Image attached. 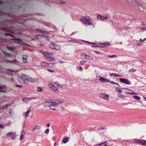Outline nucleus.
Instances as JSON below:
<instances>
[{
    "mask_svg": "<svg viewBox=\"0 0 146 146\" xmlns=\"http://www.w3.org/2000/svg\"><path fill=\"white\" fill-rule=\"evenodd\" d=\"M64 100H45V102L42 103V105L45 107H49L52 110H56L57 109L52 108V107L58 106L59 104L62 103L64 102Z\"/></svg>",
    "mask_w": 146,
    "mask_h": 146,
    "instance_id": "f257e3e1",
    "label": "nucleus"
},
{
    "mask_svg": "<svg viewBox=\"0 0 146 146\" xmlns=\"http://www.w3.org/2000/svg\"><path fill=\"white\" fill-rule=\"evenodd\" d=\"M80 20L83 23L85 24L88 25H92L93 24V22L91 18L88 16L83 17L80 19Z\"/></svg>",
    "mask_w": 146,
    "mask_h": 146,
    "instance_id": "f03ea898",
    "label": "nucleus"
},
{
    "mask_svg": "<svg viewBox=\"0 0 146 146\" xmlns=\"http://www.w3.org/2000/svg\"><path fill=\"white\" fill-rule=\"evenodd\" d=\"M21 77L22 79H23L24 80L30 82H38V81L37 78H35L33 79L23 74L21 75Z\"/></svg>",
    "mask_w": 146,
    "mask_h": 146,
    "instance_id": "7ed1b4c3",
    "label": "nucleus"
},
{
    "mask_svg": "<svg viewBox=\"0 0 146 146\" xmlns=\"http://www.w3.org/2000/svg\"><path fill=\"white\" fill-rule=\"evenodd\" d=\"M119 80L122 83L128 85H130L131 84V82L130 81L126 79L120 78Z\"/></svg>",
    "mask_w": 146,
    "mask_h": 146,
    "instance_id": "20e7f679",
    "label": "nucleus"
},
{
    "mask_svg": "<svg viewBox=\"0 0 146 146\" xmlns=\"http://www.w3.org/2000/svg\"><path fill=\"white\" fill-rule=\"evenodd\" d=\"M99 97L106 100H108L109 99V95L105 94H101L99 95Z\"/></svg>",
    "mask_w": 146,
    "mask_h": 146,
    "instance_id": "39448f33",
    "label": "nucleus"
},
{
    "mask_svg": "<svg viewBox=\"0 0 146 146\" xmlns=\"http://www.w3.org/2000/svg\"><path fill=\"white\" fill-rule=\"evenodd\" d=\"M14 40H15V42L18 43L19 44L23 45H26V44L22 40L19 38H14Z\"/></svg>",
    "mask_w": 146,
    "mask_h": 146,
    "instance_id": "423d86ee",
    "label": "nucleus"
},
{
    "mask_svg": "<svg viewBox=\"0 0 146 146\" xmlns=\"http://www.w3.org/2000/svg\"><path fill=\"white\" fill-rule=\"evenodd\" d=\"M136 141L143 145H146V141L144 140H136Z\"/></svg>",
    "mask_w": 146,
    "mask_h": 146,
    "instance_id": "0eeeda50",
    "label": "nucleus"
},
{
    "mask_svg": "<svg viewBox=\"0 0 146 146\" xmlns=\"http://www.w3.org/2000/svg\"><path fill=\"white\" fill-rule=\"evenodd\" d=\"M28 56L26 55H23L22 56V60L23 63H26L27 62V59Z\"/></svg>",
    "mask_w": 146,
    "mask_h": 146,
    "instance_id": "6e6552de",
    "label": "nucleus"
},
{
    "mask_svg": "<svg viewBox=\"0 0 146 146\" xmlns=\"http://www.w3.org/2000/svg\"><path fill=\"white\" fill-rule=\"evenodd\" d=\"M99 80L102 82H110V80L106 79H105L103 77H102L100 78L99 79Z\"/></svg>",
    "mask_w": 146,
    "mask_h": 146,
    "instance_id": "1a4fd4ad",
    "label": "nucleus"
},
{
    "mask_svg": "<svg viewBox=\"0 0 146 146\" xmlns=\"http://www.w3.org/2000/svg\"><path fill=\"white\" fill-rule=\"evenodd\" d=\"M56 93H57L58 92V88L54 86L51 89Z\"/></svg>",
    "mask_w": 146,
    "mask_h": 146,
    "instance_id": "9d476101",
    "label": "nucleus"
},
{
    "mask_svg": "<svg viewBox=\"0 0 146 146\" xmlns=\"http://www.w3.org/2000/svg\"><path fill=\"white\" fill-rule=\"evenodd\" d=\"M40 64L41 66L43 67H47L48 66V63L45 62H42L40 63Z\"/></svg>",
    "mask_w": 146,
    "mask_h": 146,
    "instance_id": "9b49d317",
    "label": "nucleus"
},
{
    "mask_svg": "<svg viewBox=\"0 0 146 146\" xmlns=\"http://www.w3.org/2000/svg\"><path fill=\"white\" fill-rule=\"evenodd\" d=\"M98 18H100V19H107V17H104L101 16V15H98L97 16Z\"/></svg>",
    "mask_w": 146,
    "mask_h": 146,
    "instance_id": "f8f14e48",
    "label": "nucleus"
},
{
    "mask_svg": "<svg viewBox=\"0 0 146 146\" xmlns=\"http://www.w3.org/2000/svg\"><path fill=\"white\" fill-rule=\"evenodd\" d=\"M44 56L46 57L47 58L50 56V54H52V53H49L47 52L44 51L43 52Z\"/></svg>",
    "mask_w": 146,
    "mask_h": 146,
    "instance_id": "ddd939ff",
    "label": "nucleus"
},
{
    "mask_svg": "<svg viewBox=\"0 0 146 146\" xmlns=\"http://www.w3.org/2000/svg\"><path fill=\"white\" fill-rule=\"evenodd\" d=\"M41 128L38 125H36L32 129V131H34L36 129H39Z\"/></svg>",
    "mask_w": 146,
    "mask_h": 146,
    "instance_id": "4468645a",
    "label": "nucleus"
},
{
    "mask_svg": "<svg viewBox=\"0 0 146 146\" xmlns=\"http://www.w3.org/2000/svg\"><path fill=\"white\" fill-rule=\"evenodd\" d=\"M68 138L67 137H64L62 140V142L64 143H65L68 141Z\"/></svg>",
    "mask_w": 146,
    "mask_h": 146,
    "instance_id": "2eb2a0df",
    "label": "nucleus"
},
{
    "mask_svg": "<svg viewBox=\"0 0 146 146\" xmlns=\"http://www.w3.org/2000/svg\"><path fill=\"white\" fill-rule=\"evenodd\" d=\"M86 57L85 58V59H88L89 60H92L93 59V58L89 55H85Z\"/></svg>",
    "mask_w": 146,
    "mask_h": 146,
    "instance_id": "dca6fc26",
    "label": "nucleus"
},
{
    "mask_svg": "<svg viewBox=\"0 0 146 146\" xmlns=\"http://www.w3.org/2000/svg\"><path fill=\"white\" fill-rule=\"evenodd\" d=\"M100 46H94V45H93L92 46V47H103L104 46L106 45V44L104 43H102L101 44Z\"/></svg>",
    "mask_w": 146,
    "mask_h": 146,
    "instance_id": "f3484780",
    "label": "nucleus"
},
{
    "mask_svg": "<svg viewBox=\"0 0 146 146\" xmlns=\"http://www.w3.org/2000/svg\"><path fill=\"white\" fill-rule=\"evenodd\" d=\"M54 86L52 82H50L48 83V87L50 89L52 88Z\"/></svg>",
    "mask_w": 146,
    "mask_h": 146,
    "instance_id": "a211bd4d",
    "label": "nucleus"
},
{
    "mask_svg": "<svg viewBox=\"0 0 146 146\" xmlns=\"http://www.w3.org/2000/svg\"><path fill=\"white\" fill-rule=\"evenodd\" d=\"M31 111L30 110H28L24 114L25 117L27 118L28 116L29 113Z\"/></svg>",
    "mask_w": 146,
    "mask_h": 146,
    "instance_id": "6ab92c4d",
    "label": "nucleus"
},
{
    "mask_svg": "<svg viewBox=\"0 0 146 146\" xmlns=\"http://www.w3.org/2000/svg\"><path fill=\"white\" fill-rule=\"evenodd\" d=\"M54 84L58 86H60L61 88L62 87L63 85H60L58 81H56L54 82Z\"/></svg>",
    "mask_w": 146,
    "mask_h": 146,
    "instance_id": "aec40b11",
    "label": "nucleus"
},
{
    "mask_svg": "<svg viewBox=\"0 0 146 146\" xmlns=\"http://www.w3.org/2000/svg\"><path fill=\"white\" fill-rule=\"evenodd\" d=\"M54 49L56 50H58L60 49V46L56 44H54Z\"/></svg>",
    "mask_w": 146,
    "mask_h": 146,
    "instance_id": "412c9836",
    "label": "nucleus"
},
{
    "mask_svg": "<svg viewBox=\"0 0 146 146\" xmlns=\"http://www.w3.org/2000/svg\"><path fill=\"white\" fill-rule=\"evenodd\" d=\"M47 59L51 61H53L55 60V59L54 58L52 57H51L50 56L47 58Z\"/></svg>",
    "mask_w": 146,
    "mask_h": 146,
    "instance_id": "4be33fe9",
    "label": "nucleus"
},
{
    "mask_svg": "<svg viewBox=\"0 0 146 146\" xmlns=\"http://www.w3.org/2000/svg\"><path fill=\"white\" fill-rule=\"evenodd\" d=\"M54 44H53V43H51L49 45V46L50 47V48H52V49H54Z\"/></svg>",
    "mask_w": 146,
    "mask_h": 146,
    "instance_id": "5701e85b",
    "label": "nucleus"
},
{
    "mask_svg": "<svg viewBox=\"0 0 146 146\" xmlns=\"http://www.w3.org/2000/svg\"><path fill=\"white\" fill-rule=\"evenodd\" d=\"M133 98L134 99L137 100H139L141 99L140 98L139 96H133Z\"/></svg>",
    "mask_w": 146,
    "mask_h": 146,
    "instance_id": "b1692460",
    "label": "nucleus"
},
{
    "mask_svg": "<svg viewBox=\"0 0 146 146\" xmlns=\"http://www.w3.org/2000/svg\"><path fill=\"white\" fill-rule=\"evenodd\" d=\"M9 106V105L7 104H5L1 108V109L3 110L6 109L7 107Z\"/></svg>",
    "mask_w": 146,
    "mask_h": 146,
    "instance_id": "393cba45",
    "label": "nucleus"
},
{
    "mask_svg": "<svg viewBox=\"0 0 146 146\" xmlns=\"http://www.w3.org/2000/svg\"><path fill=\"white\" fill-rule=\"evenodd\" d=\"M16 137V133H14L13 135H12L11 137V138L12 139H15Z\"/></svg>",
    "mask_w": 146,
    "mask_h": 146,
    "instance_id": "a878e982",
    "label": "nucleus"
},
{
    "mask_svg": "<svg viewBox=\"0 0 146 146\" xmlns=\"http://www.w3.org/2000/svg\"><path fill=\"white\" fill-rule=\"evenodd\" d=\"M4 54L7 56H9L10 55V54L9 53L6 52L5 51H3Z\"/></svg>",
    "mask_w": 146,
    "mask_h": 146,
    "instance_id": "bb28decb",
    "label": "nucleus"
},
{
    "mask_svg": "<svg viewBox=\"0 0 146 146\" xmlns=\"http://www.w3.org/2000/svg\"><path fill=\"white\" fill-rule=\"evenodd\" d=\"M7 49L10 50H13L14 49H15V48L11 47H9V46H7Z\"/></svg>",
    "mask_w": 146,
    "mask_h": 146,
    "instance_id": "cd10ccee",
    "label": "nucleus"
},
{
    "mask_svg": "<svg viewBox=\"0 0 146 146\" xmlns=\"http://www.w3.org/2000/svg\"><path fill=\"white\" fill-rule=\"evenodd\" d=\"M5 36H11L12 37H14V36H13V35L12 34H9V33H5Z\"/></svg>",
    "mask_w": 146,
    "mask_h": 146,
    "instance_id": "c85d7f7f",
    "label": "nucleus"
},
{
    "mask_svg": "<svg viewBox=\"0 0 146 146\" xmlns=\"http://www.w3.org/2000/svg\"><path fill=\"white\" fill-rule=\"evenodd\" d=\"M1 29H3V30H6L5 29V28H2ZM6 31H8V32H10V33H13V31H11V30H10V29H8V30H6Z\"/></svg>",
    "mask_w": 146,
    "mask_h": 146,
    "instance_id": "c756f323",
    "label": "nucleus"
},
{
    "mask_svg": "<svg viewBox=\"0 0 146 146\" xmlns=\"http://www.w3.org/2000/svg\"><path fill=\"white\" fill-rule=\"evenodd\" d=\"M37 90L38 92L42 91V89L41 87H38L37 88Z\"/></svg>",
    "mask_w": 146,
    "mask_h": 146,
    "instance_id": "7c9ffc66",
    "label": "nucleus"
},
{
    "mask_svg": "<svg viewBox=\"0 0 146 146\" xmlns=\"http://www.w3.org/2000/svg\"><path fill=\"white\" fill-rule=\"evenodd\" d=\"M107 142L106 141L104 142H103V143H100L99 144H96V145H95V146H100L101 145H102L103 144L106 143Z\"/></svg>",
    "mask_w": 146,
    "mask_h": 146,
    "instance_id": "2f4dec72",
    "label": "nucleus"
},
{
    "mask_svg": "<svg viewBox=\"0 0 146 146\" xmlns=\"http://www.w3.org/2000/svg\"><path fill=\"white\" fill-rule=\"evenodd\" d=\"M116 91L118 92L119 93H121L122 90L121 89H119L117 88H116Z\"/></svg>",
    "mask_w": 146,
    "mask_h": 146,
    "instance_id": "473e14b6",
    "label": "nucleus"
},
{
    "mask_svg": "<svg viewBox=\"0 0 146 146\" xmlns=\"http://www.w3.org/2000/svg\"><path fill=\"white\" fill-rule=\"evenodd\" d=\"M110 82V83H111L112 84H114L117 85L119 87L120 86V85L118 83H116V82H114L113 81H111Z\"/></svg>",
    "mask_w": 146,
    "mask_h": 146,
    "instance_id": "72a5a7b5",
    "label": "nucleus"
},
{
    "mask_svg": "<svg viewBox=\"0 0 146 146\" xmlns=\"http://www.w3.org/2000/svg\"><path fill=\"white\" fill-rule=\"evenodd\" d=\"M49 129H46L44 131V133L45 134H48L49 133Z\"/></svg>",
    "mask_w": 146,
    "mask_h": 146,
    "instance_id": "f704fd0d",
    "label": "nucleus"
},
{
    "mask_svg": "<svg viewBox=\"0 0 146 146\" xmlns=\"http://www.w3.org/2000/svg\"><path fill=\"white\" fill-rule=\"evenodd\" d=\"M28 99V98H23V99L22 100L23 101L25 102H26L28 101H29V100H28L27 99Z\"/></svg>",
    "mask_w": 146,
    "mask_h": 146,
    "instance_id": "c9c22d12",
    "label": "nucleus"
},
{
    "mask_svg": "<svg viewBox=\"0 0 146 146\" xmlns=\"http://www.w3.org/2000/svg\"><path fill=\"white\" fill-rule=\"evenodd\" d=\"M136 70H134L133 68H132V69H131L129 70V72H134L135 71H136Z\"/></svg>",
    "mask_w": 146,
    "mask_h": 146,
    "instance_id": "e433bc0d",
    "label": "nucleus"
},
{
    "mask_svg": "<svg viewBox=\"0 0 146 146\" xmlns=\"http://www.w3.org/2000/svg\"><path fill=\"white\" fill-rule=\"evenodd\" d=\"M116 56V55H114L112 56H111L110 55H108V57L109 58H113L114 57H115Z\"/></svg>",
    "mask_w": 146,
    "mask_h": 146,
    "instance_id": "4c0bfd02",
    "label": "nucleus"
},
{
    "mask_svg": "<svg viewBox=\"0 0 146 146\" xmlns=\"http://www.w3.org/2000/svg\"><path fill=\"white\" fill-rule=\"evenodd\" d=\"M86 62V61L84 60H81L80 62V64L82 65V64H83Z\"/></svg>",
    "mask_w": 146,
    "mask_h": 146,
    "instance_id": "58836bf2",
    "label": "nucleus"
},
{
    "mask_svg": "<svg viewBox=\"0 0 146 146\" xmlns=\"http://www.w3.org/2000/svg\"><path fill=\"white\" fill-rule=\"evenodd\" d=\"M54 64L51 63H48V66L50 67H52Z\"/></svg>",
    "mask_w": 146,
    "mask_h": 146,
    "instance_id": "ea45409f",
    "label": "nucleus"
},
{
    "mask_svg": "<svg viewBox=\"0 0 146 146\" xmlns=\"http://www.w3.org/2000/svg\"><path fill=\"white\" fill-rule=\"evenodd\" d=\"M6 61H8L9 62H17V61L16 60H13V61H10L7 60H5Z\"/></svg>",
    "mask_w": 146,
    "mask_h": 146,
    "instance_id": "a19ab883",
    "label": "nucleus"
},
{
    "mask_svg": "<svg viewBox=\"0 0 146 146\" xmlns=\"http://www.w3.org/2000/svg\"><path fill=\"white\" fill-rule=\"evenodd\" d=\"M28 99H27V100H29V101H30V100H31L33 99H36V98H35V97H33V98H28Z\"/></svg>",
    "mask_w": 146,
    "mask_h": 146,
    "instance_id": "79ce46f5",
    "label": "nucleus"
},
{
    "mask_svg": "<svg viewBox=\"0 0 146 146\" xmlns=\"http://www.w3.org/2000/svg\"><path fill=\"white\" fill-rule=\"evenodd\" d=\"M118 97L119 98H123L124 97L121 94H119L118 95Z\"/></svg>",
    "mask_w": 146,
    "mask_h": 146,
    "instance_id": "37998d69",
    "label": "nucleus"
},
{
    "mask_svg": "<svg viewBox=\"0 0 146 146\" xmlns=\"http://www.w3.org/2000/svg\"><path fill=\"white\" fill-rule=\"evenodd\" d=\"M13 135V133L12 132H10L8 133L7 134V135L8 136H11Z\"/></svg>",
    "mask_w": 146,
    "mask_h": 146,
    "instance_id": "c03bdc74",
    "label": "nucleus"
},
{
    "mask_svg": "<svg viewBox=\"0 0 146 146\" xmlns=\"http://www.w3.org/2000/svg\"><path fill=\"white\" fill-rule=\"evenodd\" d=\"M87 55L86 54H85L84 53H82L81 55V56L83 58H85L86 57V56L85 55Z\"/></svg>",
    "mask_w": 146,
    "mask_h": 146,
    "instance_id": "a18cd8bd",
    "label": "nucleus"
},
{
    "mask_svg": "<svg viewBox=\"0 0 146 146\" xmlns=\"http://www.w3.org/2000/svg\"><path fill=\"white\" fill-rule=\"evenodd\" d=\"M15 87H19L20 88H22L23 87V86L21 85H16L15 86Z\"/></svg>",
    "mask_w": 146,
    "mask_h": 146,
    "instance_id": "49530a36",
    "label": "nucleus"
},
{
    "mask_svg": "<svg viewBox=\"0 0 146 146\" xmlns=\"http://www.w3.org/2000/svg\"><path fill=\"white\" fill-rule=\"evenodd\" d=\"M116 75H117V74H115V73H112V74H110V76H114V77L116 76Z\"/></svg>",
    "mask_w": 146,
    "mask_h": 146,
    "instance_id": "de8ad7c7",
    "label": "nucleus"
},
{
    "mask_svg": "<svg viewBox=\"0 0 146 146\" xmlns=\"http://www.w3.org/2000/svg\"><path fill=\"white\" fill-rule=\"evenodd\" d=\"M9 113H10V115L11 114H13V111L11 109H10L9 110Z\"/></svg>",
    "mask_w": 146,
    "mask_h": 146,
    "instance_id": "09e8293b",
    "label": "nucleus"
},
{
    "mask_svg": "<svg viewBox=\"0 0 146 146\" xmlns=\"http://www.w3.org/2000/svg\"><path fill=\"white\" fill-rule=\"evenodd\" d=\"M24 138V136L21 135L20 137V140H21Z\"/></svg>",
    "mask_w": 146,
    "mask_h": 146,
    "instance_id": "8fccbe9b",
    "label": "nucleus"
},
{
    "mask_svg": "<svg viewBox=\"0 0 146 146\" xmlns=\"http://www.w3.org/2000/svg\"><path fill=\"white\" fill-rule=\"evenodd\" d=\"M25 134V133L23 131L21 132V135H22L24 136Z\"/></svg>",
    "mask_w": 146,
    "mask_h": 146,
    "instance_id": "3c124183",
    "label": "nucleus"
},
{
    "mask_svg": "<svg viewBox=\"0 0 146 146\" xmlns=\"http://www.w3.org/2000/svg\"><path fill=\"white\" fill-rule=\"evenodd\" d=\"M87 42V43H88L89 44H96V43H92L91 42H88V41H86L85 42Z\"/></svg>",
    "mask_w": 146,
    "mask_h": 146,
    "instance_id": "603ef678",
    "label": "nucleus"
},
{
    "mask_svg": "<svg viewBox=\"0 0 146 146\" xmlns=\"http://www.w3.org/2000/svg\"><path fill=\"white\" fill-rule=\"evenodd\" d=\"M141 29L142 30H144L145 31L146 30V27H143L141 28Z\"/></svg>",
    "mask_w": 146,
    "mask_h": 146,
    "instance_id": "864d4df0",
    "label": "nucleus"
},
{
    "mask_svg": "<svg viewBox=\"0 0 146 146\" xmlns=\"http://www.w3.org/2000/svg\"><path fill=\"white\" fill-rule=\"evenodd\" d=\"M122 88L123 89H125V90H129L130 91H132V90L131 89H128V88Z\"/></svg>",
    "mask_w": 146,
    "mask_h": 146,
    "instance_id": "5fc2aeb1",
    "label": "nucleus"
},
{
    "mask_svg": "<svg viewBox=\"0 0 146 146\" xmlns=\"http://www.w3.org/2000/svg\"><path fill=\"white\" fill-rule=\"evenodd\" d=\"M141 24L143 26H145L146 25L145 23L143 22H142L141 23Z\"/></svg>",
    "mask_w": 146,
    "mask_h": 146,
    "instance_id": "6e6d98bb",
    "label": "nucleus"
},
{
    "mask_svg": "<svg viewBox=\"0 0 146 146\" xmlns=\"http://www.w3.org/2000/svg\"><path fill=\"white\" fill-rule=\"evenodd\" d=\"M79 69L80 70H82H82H83V69H82V67L81 66H80L79 67Z\"/></svg>",
    "mask_w": 146,
    "mask_h": 146,
    "instance_id": "4d7b16f0",
    "label": "nucleus"
},
{
    "mask_svg": "<svg viewBox=\"0 0 146 146\" xmlns=\"http://www.w3.org/2000/svg\"><path fill=\"white\" fill-rule=\"evenodd\" d=\"M94 52L97 53V54H100V52H98L97 51H94Z\"/></svg>",
    "mask_w": 146,
    "mask_h": 146,
    "instance_id": "13d9d810",
    "label": "nucleus"
},
{
    "mask_svg": "<svg viewBox=\"0 0 146 146\" xmlns=\"http://www.w3.org/2000/svg\"><path fill=\"white\" fill-rule=\"evenodd\" d=\"M46 126L47 127H49L50 126V123H47L46 124Z\"/></svg>",
    "mask_w": 146,
    "mask_h": 146,
    "instance_id": "bf43d9fd",
    "label": "nucleus"
},
{
    "mask_svg": "<svg viewBox=\"0 0 146 146\" xmlns=\"http://www.w3.org/2000/svg\"><path fill=\"white\" fill-rule=\"evenodd\" d=\"M0 127L1 128H4V127L1 124H0Z\"/></svg>",
    "mask_w": 146,
    "mask_h": 146,
    "instance_id": "052dcab7",
    "label": "nucleus"
},
{
    "mask_svg": "<svg viewBox=\"0 0 146 146\" xmlns=\"http://www.w3.org/2000/svg\"><path fill=\"white\" fill-rule=\"evenodd\" d=\"M2 91H1V92H5L6 90H3V89H2Z\"/></svg>",
    "mask_w": 146,
    "mask_h": 146,
    "instance_id": "680f3d73",
    "label": "nucleus"
},
{
    "mask_svg": "<svg viewBox=\"0 0 146 146\" xmlns=\"http://www.w3.org/2000/svg\"><path fill=\"white\" fill-rule=\"evenodd\" d=\"M2 89L3 88H2L1 86H0V92H1V91H2Z\"/></svg>",
    "mask_w": 146,
    "mask_h": 146,
    "instance_id": "e2e57ef3",
    "label": "nucleus"
},
{
    "mask_svg": "<svg viewBox=\"0 0 146 146\" xmlns=\"http://www.w3.org/2000/svg\"><path fill=\"white\" fill-rule=\"evenodd\" d=\"M10 80H11V81L13 82V81L14 80V79L13 78H11L10 79Z\"/></svg>",
    "mask_w": 146,
    "mask_h": 146,
    "instance_id": "0e129e2a",
    "label": "nucleus"
},
{
    "mask_svg": "<svg viewBox=\"0 0 146 146\" xmlns=\"http://www.w3.org/2000/svg\"><path fill=\"white\" fill-rule=\"evenodd\" d=\"M118 76V77H121V76L118 74H117L116 76Z\"/></svg>",
    "mask_w": 146,
    "mask_h": 146,
    "instance_id": "69168bd1",
    "label": "nucleus"
},
{
    "mask_svg": "<svg viewBox=\"0 0 146 146\" xmlns=\"http://www.w3.org/2000/svg\"><path fill=\"white\" fill-rule=\"evenodd\" d=\"M134 92H130V93H129V94H130L134 95Z\"/></svg>",
    "mask_w": 146,
    "mask_h": 146,
    "instance_id": "338daca9",
    "label": "nucleus"
},
{
    "mask_svg": "<svg viewBox=\"0 0 146 146\" xmlns=\"http://www.w3.org/2000/svg\"><path fill=\"white\" fill-rule=\"evenodd\" d=\"M143 98H144V100L146 101V98L145 97H143Z\"/></svg>",
    "mask_w": 146,
    "mask_h": 146,
    "instance_id": "774afa93",
    "label": "nucleus"
}]
</instances>
